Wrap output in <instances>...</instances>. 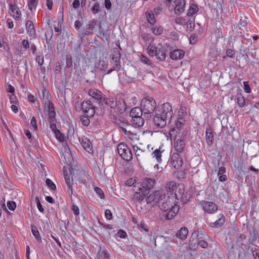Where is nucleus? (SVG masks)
I'll return each mask as SVG.
<instances>
[{
    "label": "nucleus",
    "mask_w": 259,
    "mask_h": 259,
    "mask_svg": "<svg viewBox=\"0 0 259 259\" xmlns=\"http://www.w3.org/2000/svg\"><path fill=\"white\" fill-rule=\"evenodd\" d=\"M147 21L151 24L153 25L156 22V19L152 12H146L145 13Z\"/></svg>",
    "instance_id": "nucleus-35"
},
{
    "label": "nucleus",
    "mask_w": 259,
    "mask_h": 259,
    "mask_svg": "<svg viewBox=\"0 0 259 259\" xmlns=\"http://www.w3.org/2000/svg\"><path fill=\"white\" fill-rule=\"evenodd\" d=\"M157 52H156V54L155 56L157 59L161 61H163L165 60L166 58V51L163 48L162 46L160 44H158V49L157 50Z\"/></svg>",
    "instance_id": "nucleus-20"
},
{
    "label": "nucleus",
    "mask_w": 259,
    "mask_h": 259,
    "mask_svg": "<svg viewBox=\"0 0 259 259\" xmlns=\"http://www.w3.org/2000/svg\"><path fill=\"white\" fill-rule=\"evenodd\" d=\"M157 49L158 46H155L153 44H150L147 48V52L150 56L153 57L156 54Z\"/></svg>",
    "instance_id": "nucleus-34"
},
{
    "label": "nucleus",
    "mask_w": 259,
    "mask_h": 259,
    "mask_svg": "<svg viewBox=\"0 0 259 259\" xmlns=\"http://www.w3.org/2000/svg\"><path fill=\"white\" fill-rule=\"evenodd\" d=\"M176 183L173 181L169 182L165 185V189L166 190L167 195L175 196V194H174V192L176 190Z\"/></svg>",
    "instance_id": "nucleus-24"
},
{
    "label": "nucleus",
    "mask_w": 259,
    "mask_h": 259,
    "mask_svg": "<svg viewBox=\"0 0 259 259\" xmlns=\"http://www.w3.org/2000/svg\"><path fill=\"white\" fill-rule=\"evenodd\" d=\"M163 29L161 26L156 25L151 28V31L155 35H159L162 33Z\"/></svg>",
    "instance_id": "nucleus-41"
},
{
    "label": "nucleus",
    "mask_w": 259,
    "mask_h": 259,
    "mask_svg": "<svg viewBox=\"0 0 259 259\" xmlns=\"http://www.w3.org/2000/svg\"><path fill=\"white\" fill-rule=\"evenodd\" d=\"M92 107H93V104L91 100L88 101H83L81 104V108L84 113V111H87L88 109H91Z\"/></svg>",
    "instance_id": "nucleus-36"
},
{
    "label": "nucleus",
    "mask_w": 259,
    "mask_h": 259,
    "mask_svg": "<svg viewBox=\"0 0 259 259\" xmlns=\"http://www.w3.org/2000/svg\"><path fill=\"white\" fill-rule=\"evenodd\" d=\"M79 142L83 148L89 153H93L92 144L90 140L86 137L79 138Z\"/></svg>",
    "instance_id": "nucleus-15"
},
{
    "label": "nucleus",
    "mask_w": 259,
    "mask_h": 259,
    "mask_svg": "<svg viewBox=\"0 0 259 259\" xmlns=\"http://www.w3.org/2000/svg\"><path fill=\"white\" fill-rule=\"evenodd\" d=\"M188 233V229L186 227H183L177 232L176 236L182 240H185L187 237Z\"/></svg>",
    "instance_id": "nucleus-29"
},
{
    "label": "nucleus",
    "mask_w": 259,
    "mask_h": 259,
    "mask_svg": "<svg viewBox=\"0 0 259 259\" xmlns=\"http://www.w3.org/2000/svg\"><path fill=\"white\" fill-rule=\"evenodd\" d=\"M186 139V133L184 132L180 139H178L174 143V147L175 150L177 151V153H181L184 149L185 144L184 143Z\"/></svg>",
    "instance_id": "nucleus-12"
},
{
    "label": "nucleus",
    "mask_w": 259,
    "mask_h": 259,
    "mask_svg": "<svg viewBox=\"0 0 259 259\" xmlns=\"http://www.w3.org/2000/svg\"><path fill=\"white\" fill-rule=\"evenodd\" d=\"M89 116H87L86 115L80 116V120L82 124L85 126H87L89 125L90 123V120L89 118Z\"/></svg>",
    "instance_id": "nucleus-44"
},
{
    "label": "nucleus",
    "mask_w": 259,
    "mask_h": 259,
    "mask_svg": "<svg viewBox=\"0 0 259 259\" xmlns=\"http://www.w3.org/2000/svg\"><path fill=\"white\" fill-rule=\"evenodd\" d=\"M185 55V52L182 50L176 49L171 52L169 56L172 60H178L182 59Z\"/></svg>",
    "instance_id": "nucleus-21"
},
{
    "label": "nucleus",
    "mask_w": 259,
    "mask_h": 259,
    "mask_svg": "<svg viewBox=\"0 0 259 259\" xmlns=\"http://www.w3.org/2000/svg\"><path fill=\"white\" fill-rule=\"evenodd\" d=\"M167 118H165L163 116L160 114V113H156L155 111V115L153 118V122L155 126L158 128L164 127L167 123Z\"/></svg>",
    "instance_id": "nucleus-10"
},
{
    "label": "nucleus",
    "mask_w": 259,
    "mask_h": 259,
    "mask_svg": "<svg viewBox=\"0 0 259 259\" xmlns=\"http://www.w3.org/2000/svg\"><path fill=\"white\" fill-rule=\"evenodd\" d=\"M176 3L174 11L176 14L179 15L184 12L186 2L184 0H177Z\"/></svg>",
    "instance_id": "nucleus-19"
},
{
    "label": "nucleus",
    "mask_w": 259,
    "mask_h": 259,
    "mask_svg": "<svg viewBox=\"0 0 259 259\" xmlns=\"http://www.w3.org/2000/svg\"><path fill=\"white\" fill-rule=\"evenodd\" d=\"M100 10V5L98 3H96L94 4L93 7L92 8V12L94 14H96L99 12Z\"/></svg>",
    "instance_id": "nucleus-53"
},
{
    "label": "nucleus",
    "mask_w": 259,
    "mask_h": 259,
    "mask_svg": "<svg viewBox=\"0 0 259 259\" xmlns=\"http://www.w3.org/2000/svg\"><path fill=\"white\" fill-rule=\"evenodd\" d=\"M96 112V108L93 105V107H91V109H88L87 111H84V114L87 116L92 117L94 116Z\"/></svg>",
    "instance_id": "nucleus-46"
},
{
    "label": "nucleus",
    "mask_w": 259,
    "mask_h": 259,
    "mask_svg": "<svg viewBox=\"0 0 259 259\" xmlns=\"http://www.w3.org/2000/svg\"><path fill=\"white\" fill-rule=\"evenodd\" d=\"M64 176L65 182L68 186L69 191H71V193L72 194V185H73V178L70 177L69 175H68L67 171H64Z\"/></svg>",
    "instance_id": "nucleus-30"
},
{
    "label": "nucleus",
    "mask_w": 259,
    "mask_h": 259,
    "mask_svg": "<svg viewBox=\"0 0 259 259\" xmlns=\"http://www.w3.org/2000/svg\"><path fill=\"white\" fill-rule=\"evenodd\" d=\"M237 100V103L240 107H243L245 106V100L242 96L240 95L238 96Z\"/></svg>",
    "instance_id": "nucleus-47"
},
{
    "label": "nucleus",
    "mask_w": 259,
    "mask_h": 259,
    "mask_svg": "<svg viewBox=\"0 0 259 259\" xmlns=\"http://www.w3.org/2000/svg\"><path fill=\"white\" fill-rule=\"evenodd\" d=\"M175 196L169 195H166L165 194H161L158 198L157 203L160 208L162 210L169 209V207L173 205V200Z\"/></svg>",
    "instance_id": "nucleus-2"
},
{
    "label": "nucleus",
    "mask_w": 259,
    "mask_h": 259,
    "mask_svg": "<svg viewBox=\"0 0 259 259\" xmlns=\"http://www.w3.org/2000/svg\"><path fill=\"white\" fill-rule=\"evenodd\" d=\"M175 197L176 199L179 200V199H181V201L183 203L187 202L188 200L187 196H185V195L182 194L180 192H179L178 193H175Z\"/></svg>",
    "instance_id": "nucleus-42"
},
{
    "label": "nucleus",
    "mask_w": 259,
    "mask_h": 259,
    "mask_svg": "<svg viewBox=\"0 0 259 259\" xmlns=\"http://www.w3.org/2000/svg\"><path fill=\"white\" fill-rule=\"evenodd\" d=\"M98 20L95 19L90 20L89 23L83 28V35H88L92 34L94 28L98 24Z\"/></svg>",
    "instance_id": "nucleus-11"
},
{
    "label": "nucleus",
    "mask_w": 259,
    "mask_h": 259,
    "mask_svg": "<svg viewBox=\"0 0 259 259\" xmlns=\"http://www.w3.org/2000/svg\"><path fill=\"white\" fill-rule=\"evenodd\" d=\"M179 132V130L174 127L171 128L169 131V134L170 139L174 138V139H175Z\"/></svg>",
    "instance_id": "nucleus-43"
},
{
    "label": "nucleus",
    "mask_w": 259,
    "mask_h": 259,
    "mask_svg": "<svg viewBox=\"0 0 259 259\" xmlns=\"http://www.w3.org/2000/svg\"><path fill=\"white\" fill-rule=\"evenodd\" d=\"M139 228L141 230H144L145 232H148L149 231L148 227L144 223L141 222L140 225H138Z\"/></svg>",
    "instance_id": "nucleus-60"
},
{
    "label": "nucleus",
    "mask_w": 259,
    "mask_h": 259,
    "mask_svg": "<svg viewBox=\"0 0 259 259\" xmlns=\"http://www.w3.org/2000/svg\"><path fill=\"white\" fill-rule=\"evenodd\" d=\"M184 122L185 120L183 118H179L177 120L175 121V125L174 127L180 131V128L184 125Z\"/></svg>",
    "instance_id": "nucleus-40"
},
{
    "label": "nucleus",
    "mask_w": 259,
    "mask_h": 259,
    "mask_svg": "<svg viewBox=\"0 0 259 259\" xmlns=\"http://www.w3.org/2000/svg\"><path fill=\"white\" fill-rule=\"evenodd\" d=\"M26 28L27 33L31 36L35 34V29L31 21L28 20L26 23Z\"/></svg>",
    "instance_id": "nucleus-26"
},
{
    "label": "nucleus",
    "mask_w": 259,
    "mask_h": 259,
    "mask_svg": "<svg viewBox=\"0 0 259 259\" xmlns=\"http://www.w3.org/2000/svg\"><path fill=\"white\" fill-rule=\"evenodd\" d=\"M153 158H155L158 163L161 162V151L160 149L155 150L152 153Z\"/></svg>",
    "instance_id": "nucleus-39"
},
{
    "label": "nucleus",
    "mask_w": 259,
    "mask_h": 259,
    "mask_svg": "<svg viewBox=\"0 0 259 259\" xmlns=\"http://www.w3.org/2000/svg\"><path fill=\"white\" fill-rule=\"evenodd\" d=\"M198 11V8L195 4H192L188 11L187 15L188 16H191Z\"/></svg>",
    "instance_id": "nucleus-37"
},
{
    "label": "nucleus",
    "mask_w": 259,
    "mask_h": 259,
    "mask_svg": "<svg viewBox=\"0 0 259 259\" xmlns=\"http://www.w3.org/2000/svg\"><path fill=\"white\" fill-rule=\"evenodd\" d=\"M48 112H49L48 121L49 122L57 121V120L56 118V114L55 108H54L53 102L51 101H50L49 103Z\"/></svg>",
    "instance_id": "nucleus-18"
},
{
    "label": "nucleus",
    "mask_w": 259,
    "mask_h": 259,
    "mask_svg": "<svg viewBox=\"0 0 259 259\" xmlns=\"http://www.w3.org/2000/svg\"><path fill=\"white\" fill-rule=\"evenodd\" d=\"M126 76L132 80L135 79L139 74L138 70L134 66H129L125 72Z\"/></svg>",
    "instance_id": "nucleus-16"
},
{
    "label": "nucleus",
    "mask_w": 259,
    "mask_h": 259,
    "mask_svg": "<svg viewBox=\"0 0 259 259\" xmlns=\"http://www.w3.org/2000/svg\"><path fill=\"white\" fill-rule=\"evenodd\" d=\"M30 227L32 234L34 235L36 239L38 242H40L41 241V239L37 227L33 224H31Z\"/></svg>",
    "instance_id": "nucleus-33"
},
{
    "label": "nucleus",
    "mask_w": 259,
    "mask_h": 259,
    "mask_svg": "<svg viewBox=\"0 0 259 259\" xmlns=\"http://www.w3.org/2000/svg\"><path fill=\"white\" fill-rule=\"evenodd\" d=\"M205 135L206 143L210 146L213 144L214 138L212 130L209 126L206 128Z\"/></svg>",
    "instance_id": "nucleus-25"
},
{
    "label": "nucleus",
    "mask_w": 259,
    "mask_h": 259,
    "mask_svg": "<svg viewBox=\"0 0 259 259\" xmlns=\"http://www.w3.org/2000/svg\"><path fill=\"white\" fill-rule=\"evenodd\" d=\"M10 14L13 16L15 19H18L21 16V12L19 9L15 5H10Z\"/></svg>",
    "instance_id": "nucleus-28"
},
{
    "label": "nucleus",
    "mask_w": 259,
    "mask_h": 259,
    "mask_svg": "<svg viewBox=\"0 0 259 259\" xmlns=\"http://www.w3.org/2000/svg\"><path fill=\"white\" fill-rule=\"evenodd\" d=\"M95 191L98 195V196L101 198L103 199L105 197L104 194L103 193V191L99 187H95Z\"/></svg>",
    "instance_id": "nucleus-52"
},
{
    "label": "nucleus",
    "mask_w": 259,
    "mask_h": 259,
    "mask_svg": "<svg viewBox=\"0 0 259 259\" xmlns=\"http://www.w3.org/2000/svg\"><path fill=\"white\" fill-rule=\"evenodd\" d=\"M31 124L33 127L34 130L36 131L37 130V125L36 123V119L35 116H33L31 120Z\"/></svg>",
    "instance_id": "nucleus-63"
},
{
    "label": "nucleus",
    "mask_w": 259,
    "mask_h": 259,
    "mask_svg": "<svg viewBox=\"0 0 259 259\" xmlns=\"http://www.w3.org/2000/svg\"><path fill=\"white\" fill-rule=\"evenodd\" d=\"M170 163L176 169L180 168L183 164L182 159L179 153H174L171 156Z\"/></svg>",
    "instance_id": "nucleus-13"
},
{
    "label": "nucleus",
    "mask_w": 259,
    "mask_h": 259,
    "mask_svg": "<svg viewBox=\"0 0 259 259\" xmlns=\"http://www.w3.org/2000/svg\"><path fill=\"white\" fill-rule=\"evenodd\" d=\"M179 206L174 203V205L169 207V209H166L163 211V215L167 220L172 219L179 211Z\"/></svg>",
    "instance_id": "nucleus-9"
},
{
    "label": "nucleus",
    "mask_w": 259,
    "mask_h": 259,
    "mask_svg": "<svg viewBox=\"0 0 259 259\" xmlns=\"http://www.w3.org/2000/svg\"><path fill=\"white\" fill-rule=\"evenodd\" d=\"M202 204L204 211L209 213H213L218 209V206L212 202L204 201Z\"/></svg>",
    "instance_id": "nucleus-14"
},
{
    "label": "nucleus",
    "mask_w": 259,
    "mask_h": 259,
    "mask_svg": "<svg viewBox=\"0 0 259 259\" xmlns=\"http://www.w3.org/2000/svg\"><path fill=\"white\" fill-rule=\"evenodd\" d=\"M117 150L119 156L126 161H130L133 159V155L131 149L127 145L123 143L118 144Z\"/></svg>",
    "instance_id": "nucleus-4"
},
{
    "label": "nucleus",
    "mask_w": 259,
    "mask_h": 259,
    "mask_svg": "<svg viewBox=\"0 0 259 259\" xmlns=\"http://www.w3.org/2000/svg\"><path fill=\"white\" fill-rule=\"evenodd\" d=\"M46 185L50 188L52 190H55L56 188L55 184L53 182V181L50 179H47L46 180Z\"/></svg>",
    "instance_id": "nucleus-51"
},
{
    "label": "nucleus",
    "mask_w": 259,
    "mask_h": 259,
    "mask_svg": "<svg viewBox=\"0 0 259 259\" xmlns=\"http://www.w3.org/2000/svg\"><path fill=\"white\" fill-rule=\"evenodd\" d=\"M132 122L138 127L142 126L144 124V119L142 116L136 117L132 118Z\"/></svg>",
    "instance_id": "nucleus-32"
},
{
    "label": "nucleus",
    "mask_w": 259,
    "mask_h": 259,
    "mask_svg": "<svg viewBox=\"0 0 259 259\" xmlns=\"http://www.w3.org/2000/svg\"><path fill=\"white\" fill-rule=\"evenodd\" d=\"M157 106L155 100L151 97H146L141 100V107L143 110L144 116L146 117H151V114L156 110Z\"/></svg>",
    "instance_id": "nucleus-1"
},
{
    "label": "nucleus",
    "mask_w": 259,
    "mask_h": 259,
    "mask_svg": "<svg viewBox=\"0 0 259 259\" xmlns=\"http://www.w3.org/2000/svg\"><path fill=\"white\" fill-rule=\"evenodd\" d=\"M56 138L59 140L60 142H63L65 140V137L64 135L60 131H57L55 133Z\"/></svg>",
    "instance_id": "nucleus-50"
},
{
    "label": "nucleus",
    "mask_w": 259,
    "mask_h": 259,
    "mask_svg": "<svg viewBox=\"0 0 259 259\" xmlns=\"http://www.w3.org/2000/svg\"><path fill=\"white\" fill-rule=\"evenodd\" d=\"M144 114L143 110L141 107H136L135 108H133L130 113V116L132 118H134L136 117L141 116L143 115Z\"/></svg>",
    "instance_id": "nucleus-27"
},
{
    "label": "nucleus",
    "mask_w": 259,
    "mask_h": 259,
    "mask_svg": "<svg viewBox=\"0 0 259 259\" xmlns=\"http://www.w3.org/2000/svg\"><path fill=\"white\" fill-rule=\"evenodd\" d=\"M49 122L50 124V127L51 129L54 133H55V132H57V131H59V130H58L56 127V121Z\"/></svg>",
    "instance_id": "nucleus-61"
},
{
    "label": "nucleus",
    "mask_w": 259,
    "mask_h": 259,
    "mask_svg": "<svg viewBox=\"0 0 259 259\" xmlns=\"http://www.w3.org/2000/svg\"><path fill=\"white\" fill-rule=\"evenodd\" d=\"M155 183L154 179H144L139 187V190H142L145 194L147 195L149 193L150 190L153 187Z\"/></svg>",
    "instance_id": "nucleus-7"
},
{
    "label": "nucleus",
    "mask_w": 259,
    "mask_h": 259,
    "mask_svg": "<svg viewBox=\"0 0 259 259\" xmlns=\"http://www.w3.org/2000/svg\"><path fill=\"white\" fill-rule=\"evenodd\" d=\"M155 111L156 113H160L165 118H167L169 120L168 124L171 123L172 117L173 116V111L171 105L168 103H163L161 107H157Z\"/></svg>",
    "instance_id": "nucleus-3"
},
{
    "label": "nucleus",
    "mask_w": 259,
    "mask_h": 259,
    "mask_svg": "<svg viewBox=\"0 0 259 259\" xmlns=\"http://www.w3.org/2000/svg\"><path fill=\"white\" fill-rule=\"evenodd\" d=\"M72 66V59L71 55L66 56V65L65 68H69Z\"/></svg>",
    "instance_id": "nucleus-45"
},
{
    "label": "nucleus",
    "mask_w": 259,
    "mask_h": 259,
    "mask_svg": "<svg viewBox=\"0 0 259 259\" xmlns=\"http://www.w3.org/2000/svg\"><path fill=\"white\" fill-rule=\"evenodd\" d=\"M251 251L253 256L254 257V259H259V249L253 247L251 249Z\"/></svg>",
    "instance_id": "nucleus-56"
},
{
    "label": "nucleus",
    "mask_w": 259,
    "mask_h": 259,
    "mask_svg": "<svg viewBox=\"0 0 259 259\" xmlns=\"http://www.w3.org/2000/svg\"><path fill=\"white\" fill-rule=\"evenodd\" d=\"M121 54L118 49L114 48L112 52V60L115 63V65L111 69L107 71V74H109L114 70L119 71L121 68L120 65Z\"/></svg>",
    "instance_id": "nucleus-5"
},
{
    "label": "nucleus",
    "mask_w": 259,
    "mask_h": 259,
    "mask_svg": "<svg viewBox=\"0 0 259 259\" xmlns=\"http://www.w3.org/2000/svg\"><path fill=\"white\" fill-rule=\"evenodd\" d=\"M44 57L43 56L37 55L36 57V61L38 63L39 66L42 65L44 63Z\"/></svg>",
    "instance_id": "nucleus-64"
},
{
    "label": "nucleus",
    "mask_w": 259,
    "mask_h": 259,
    "mask_svg": "<svg viewBox=\"0 0 259 259\" xmlns=\"http://www.w3.org/2000/svg\"><path fill=\"white\" fill-rule=\"evenodd\" d=\"M244 90L246 93H251V89L250 88L249 82L248 81H244Z\"/></svg>",
    "instance_id": "nucleus-55"
},
{
    "label": "nucleus",
    "mask_w": 259,
    "mask_h": 259,
    "mask_svg": "<svg viewBox=\"0 0 259 259\" xmlns=\"http://www.w3.org/2000/svg\"><path fill=\"white\" fill-rule=\"evenodd\" d=\"M119 122L118 124L120 128L122 129L123 128L126 127H131V125L126 121H121L120 120H118Z\"/></svg>",
    "instance_id": "nucleus-49"
},
{
    "label": "nucleus",
    "mask_w": 259,
    "mask_h": 259,
    "mask_svg": "<svg viewBox=\"0 0 259 259\" xmlns=\"http://www.w3.org/2000/svg\"><path fill=\"white\" fill-rule=\"evenodd\" d=\"M117 99L116 98H110L108 99L105 97V100L102 101V103L103 104L102 109H104L105 108L104 106V104L109 105L111 108L115 109L116 107H117Z\"/></svg>",
    "instance_id": "nucleus-22"
},
{
    "label": "nucleus",
    "mask_w": 259,
    "mask_h": 259,
    "mask_svg": "<svg viewBox=\"0 0 259 259\" xmlns=\"http://www.w3.org/2000/svg\"><path fill=\"white\" fill-rule=\"evenodd\" d=\"M226 54L228 57L233 58L234 57L235 52L231 49H227L226 50Z\"/></svg>",
    "instance_id": "nucleus-62"
},
{
    "label": "nucleus",
    "mask_w": 259,
    "mask_h": 259,
    "mask_svg": "<svg viewBox=\"0 0 259 259\" xmlns=\"http://www.w3.org/2000/svg\"><path fill=\"white\" fill-rule=\"evenodd\" d=\"M146 195H147V194H145L143 191H142V190H139L138 189V190L135 193L134 198L136 199L142 201L144 199V198Z\"/></svg>",
    "instance_id": "nucleus-38"
},
{
    "label": "nucleus",
    "mask_w": 259,
    "mask_h": 259,
    "mask_svg": "<svg viewBox=\"0 0 259 259\" xmlns=\"http://www.w3.org/2000/svg\"><path fill=\"white\" fill-rule=\"evenodd\" d=\"M116 104L117 107H116V108H117L119 113H123L128 108H130V106L126 103L125 101L122 98H119L117 100Z\"/></svg>",
    "instance_id": "nucleus-17"
},
{
    "label": "nucleus",
    "mask_w": 259,
    "mask_h": 259,
    "mask_svg": "<svg viewBox=\"0 0 259 259\" xmlns=\"http://www.w3.org/2000/svg\"><path fill=\"white\" fill-rule=\"evenodd\" d=\"M89 95L91 96L99 105L101 110L103 104L102 101L105 100V95H104L100 91L96 89H90L88 92Z\"/></svg>",
    "instance_id": "nucleus-8"
},
{
    "label": "nucleus",
    "mask_w": 259,
    "mask_h": 259,
    "mask_svg": "<svg viewBox=\"0 0 259 259\" xmlns=\"http://www.w3.org/2000/svg\"><path fill=\"white\" fill-rule=\"evenodd\" d=\"M193 240L194 238L197 239V244L202 248H206L208 246V243L205 240L209 238L208 236L202 233L199 234V231L193 232L192 235Z\"/></svg>",
    "instance_id": "nucleus-6"
},
{
    "label": "nucleus",
    "mask_w": 259,
    "mask_h": 259,
    "mask_svg": "<svg viewBox=\"0 0 259 259\" xmlns=\"http://www.w3.org/2000/svg\"><path fill=\"white\" fill-rule=\"evenodd\" d=\"M35 201L36 202L37 207L38 210H39L40 212H43L44 211V209L42 207V206L41 205V203H40L38 197H36Z\"/></svg>",
    "instance_id": "nucleus-58"
},
{
    "label": "nucleus",
    "mask_w": 259,
    "mask_h": 259,
    "mask_svg": "<svg viewBox=\"0 0 259 259\" xmlns=\"http://www.w3.org/2000/svg\"><path fill=\"white\" fill-rule=\"evenodd\" d=\"M220 217L218 220L211 224V227L219 228L223 225L225 222V218L223 214H220Z\"/></svg>",
    "instance_id": "nucleus-31"
},
{
    "label": "nucleus",
    "mask_w": 259,
    "mask_h": 259,
    "mask_svg": "<svg viewBox=\"0 0 259 259\" xmlns=\"http://www.w3.org/2000/svg\"><path fill=\"white\" fill-rule=\"evenodd\" d=\"M141 61L145 64L148 65L152 64L151 61L145 56L142 55L140 59Z\"/></svg>",
    "instance_id": "nucleus-54"
},
{
    "label": "nucleus",
    "mask_w": 259,
    "mask_h": 259,
    "mask_svg": "<svg viewBox=\"0 0 259 259\" xmlns=\"http://www.w3.org/2000/svg\"><path fill=\"white\" fill-rule=\"evenodd\" d=\"M193 21L191 20L190 19L188 21L187 25V28L189 29L190 31H192L195 27V23L193 22Z\"/></svg>",
    "instance_id": "nucleus-59"
},
{
    "label": "nucleus",
    "mask_w": 259,
    "mask_h": 259,
    "mask_svg": "<svg viewBox=\"0 0 259 259\" xmlns=\"http://www.w3.org/2000/svg\"><path fill=\"white\" fill-rule=\"evenodd\" d=\"M37 0H29L28 3V8L32 11L33 9H35L37 5Z\"/></svg>",
    "instance_id": "nucleus-48"
},
{
    "label": "nucleus",
    "mask_w": 259,
    "mask_h": 259,
    "mask_svg": "<svg viewBox=\"0 0 259 259\" xmlns=\"http://www.w3.org/2000/svg\"><path fill=\"white\" fill-rule=\"evenodd\" d=\"M7 206L11 210H14L16 207V204L14 201H8Z\"/></svg>",
    "instance_id": "nucleus-57"
},
{
    "label": "nucleus",
    "mask_w": 259,
    "mask_h": 259,
    "mask_svg": "<svg viewBox=\"0 0 259 259\" xmlns=\"http://www.w3.org/2000/svg\"><path fill=\"white\" fill-rule=\"evenodd\" d=\"M161 195L160 192L156 191L155 192L150 194L146 198L147 203H152V202H157L158 198Z\"/></svg>",
    "instance_id": "nucleus-23"
}]
</instances>
